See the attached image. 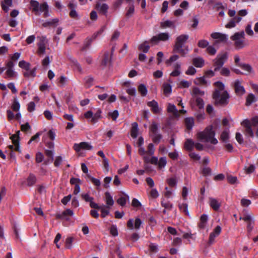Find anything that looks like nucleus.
<instances>
[{
	"mask_svg": "<svg viewBox=\"0 0 258 258\" xmlns=\"http://www.w3.org/2000/svg\"><path fill=\"white\" fill-rule=\"evenodd\" d=\"M6 75H7V77H5V78H12L16 76V72H15L13 69H7L6 72Z\"/></svg>",
	"mask_w": 258,
	"mask_h": 258,
	"instance_id": "nucleus-52",
	"label": "nucleus"
},
{
	"mask_svg": "<svg viewBox=\"0 0 258 258\" xmlns=\"http://www.w3.org/2000/svg\"><path fill=\"white\" fill-rule=\"evenodd\" d=\"M252 126L245 129V135L251 138L254 137V133L252 130Z\"/></svg>",
	"mask_w": 258,
	"mask_h": 258,
	"instance_id": "nucleus-62",
	"label": "nucleus"
},
{
	"mask_svg": "<svg viewBox=\"0 0 258 258\" xmlns=\"http://www.w3.org/2000/svg\"><path fill=\"white\" fill-rule=\"evenodd\" d=\"M95 8L100 14L106 16L109 7L106 4H101L100 2H97L96 4Z\"/></svg>",
	"mask_w": 258,
	"mask_h": 258,
	"instance_id": "nucleus-16",
	"label": "nucleus"
},
{
	"mask_svg": "<svg viewBox=\"0 0 258 258\" xmlns=\"http://www.w3.org/2000/svg\"><path fill=\"white\" fill-rule=\"evenodd\" d=\"M102 111L100 109H98L94 114H93V117L90 120L91 123H96L99 118H101V113Z\"/></svg>",
	"mask_w": 258,
	"mask_h": 258,
	"instance_id": "nucleus-33",
	"label": "nucleus"
},
{
	"mask_svg": "<svg viewBox=\"0 0 258 258\" xmlns=\"http://www.w3.org/2000/svg\"><path fill=\"white\" fill-rule=\"evenodd\" d=\"M227 179L228 182L231 184H234L237 181V178L236 176H233L231 175H227Z\"/></svg>",
	"mask_w": 258,
	"mask_h": 258,
	"instance_id": "nucleus-61",
	"label": "nucleus"
},
{
	"mask_svg": "<svg viewBox=\"0 0 258 258\" xmlns=\"http://www.w3.org/2000/svg\"><path fill=\"white\" fill-rule=\"evenodd\" d=\"M20 107V105L18 101L16 99H14V101L13 102V103L12 106V108L14 111H19Z\"/></svg>",
	"mask_w": 258,
	"mask_h": 258,
	"instance_id": "nucleus-58",
	"label": "nucleus"
},
{
	"mask_svg": "<svg viewBox=\"0 0 258 258\" xmlns=\"http://www.w3.org/2000/svg\"><path fill=\"white\" fill-rule=\"evenodd\" d=\"M128 200H129V197L125 195L124 197H120L117 200V203L121 206L123 207L125 205L126 201Z\"/></svg>",
	"mask_w": 258,
	"mask_h": 258,
	"instance_id": "nucleus-39",
	"label": "nucleus"
},
{
	"mask_svg": "<svg viewBox=\"0 0 258 258\" xmlns=\"http://www.w3.org/2000/svg\"><path fill=\"white\" fill-rule=\"evenodd\" d=\"M198 46L202 48H207L209 46V42L207 40L202 39L199 41Z\"/></svg>",
	"mask_w": 258,
	"mask_h": 258,
	"instance_id": "nucleus-51",
	"label": "nucleus"
},
{
	"mask_svg": "<svg viewBox=\"0 0 258 258\" xmlns=\"http://www.w3.org/2000/svg\"><path fill=\"white\" fill-rule=\"evenodd\" d=\"M211 37L214 39H218L220 42H226L227 40V35L219 32H214L211 34Z\"/></svg>",
	"mask_w": 258,
	"mask_h": 258,
	"instance_id": "nucleus-18",
	"label": "nucleus"
},
{
	"mask_svg": "<svg viewBox=\"0 0 258 258\" xmlns=\"http://www.w3.org/2000/svg\"><path fill=\"white\" fill-rule=\"evenodd\" d=\"M44 155L41 152H37L36 154L35 160L36 163H39L43 161Z\"/></svg>",
	"mask_w": 258,
	"mask_h": 258,
	"instance_id": "nucleus-56",
	"label": "nucleus"
},
{
	"mask_svg": "<svg viewBox=\"0 0 258 258\" xmlns=\"http://www.w3.org/2000/svg\"><path fill=\"white\" fill-rule=\"evenodd\" d=\"M159 41H166L169 39L170 35L168 33H160L158 35Z\"/></svg>",
	"mask_w": 258,
	"mask_h": 258,
	"instance_id": "nucleus-43",
	"label": "nucleus"
},
{
	"mask_svg": "<svg viewBox=\"0 0 258 258\" xmlns=\"http://www.w3.org/2000/svg\"><path fill=\"white\" fill-rule=\"evenodd\" d=\"M205 94V92L203 91L200 90L197 87H194L192 89L191 95L194 96H203Z\"/></svg>",
	"mask_w": 258,
	"mask_h": 258,
	"instance_id": "nucleus-38",
	"label": "nucleus"
},
{
	"mask_svg": "<svg viewBox=\"0 0 258 258\" xmlns=\"http://www.w3.org/2000/svg\"><path fill=\"white\" fill-rule=\"evenodd\" d=\"M81 196L86 202L89 203L90 206L91 208L100 210L101 212V216L102 218L105 217L109 214V207L108 206H99L97 204L93 202L94 198L90 197L88 194H82Z\"/></svg>",
	"mask_w": 258,
	"mask_h": 258,
	"instance_id": "nucleus-4",
	"label": "nucleus"
},
{
	"mask_svg": "<svg viewBox=\"0 0 258 258\" xmlns=\"http://www.w3.org/2000/svg\"><path fill=\"white\" fill-rule=\"evenodd\" d=\"M151 132L150 135H154L157 133L158 130V124L155 122H153L149 127Z\"/></svg>",
	"mask_w": 258,
	"mask_h": 258,
	"instance_id": "nucleus-44",
	"label": "nucleus"
},
{
	"mask_svg": "<svg viewBox=\"0 0 258 258\" xmlns=\"http://www.w3.org/2000/svg\"><path fill=\"white\" fill-rule=\"evenodd\" d=\"M221 232V227L218 225L213 230L209 235L208 243L211 245L215 241V238L219 236Z\"/></svg>",
	"mask_w": 258,
	"mask_h": 258,
	"instance_id": "nucleus-12",
	"label": "nucleus"
},
{
	"mask_svg": "<svg viewBox=\"0 0 258 258\" xmlns=\"http://www.w3.org/2000/svg\"><path fill=\"white\" fill-rule=\"evenodd\" d=\"M208 220V218L207 215H202L200 219V222L198 223V227L200 229H204L206 227Z\"/></svg>",
	"mask_w": 258,
	"mask_h": 258,
	"instance_id": "nucleus-20",
	"label": "nucleus"
},
{
	"mask_svg": "<svg viewBox=\"0 0 258 258\" xmlns=\"http://www.w3.org/2000/svg\"><path fill=\"white\" fill-rule=\"evenodd\" d=\"M19 67L22 69H25L27 71H28L30 69V63L23 60L19 61Z\"/></svg>",
	"mask_w": 258,
	"mask_h": 258,
	"instance_id": "nucleus-41",
	"label": "nucleus"
},
{
	"mask_svg": "<svg viewBox=\"0 0 258 258\" xmlns=\"http://www.w3.org/2000/svg\"><path fill=\"white\" fill-rule=\"evenodd\" d=\"M227 59L228 53L226 52L218 54L217 57L213 60V66L215 67L214 71H219Z\"/></svg>",
	"mask_w": 258,
	"mask_h": 258,
	"instance_id": "nucleus-6",
	"label": "nucleus"
},
{
	"mask_svg": "<svg viewBox=\"0 0 258 258\" xmlns=\"http://www.w3.org/2000/svg\"><path fill=\"white\" fill-rule=\"evenodd\" d=\"M152 137L153 142L155 144H158L161 139L162 138V135L161 134H156L154 135H150Z\"/></svg>",
	"mask_w": 258,
	"mask_h": 258,
	"instance_id": "nucleus-45",
	"label": "nucleus"
},
{
	"mask_svg": "<svg viewBox=\"0 0 258 258\" xmlns=\"http://www.w3.org/2000/svg\"><path fill=\"white\" fill-rule=\"evenodd\" d=\"M126 17L130 18L132 17L135 13V6L134 3H131L130 5H128V7L126 8Z\"/></svg>",
	"mask_w": 258,
	"mask_h": 258,
	"instance_id": "nucleus-24",
	"label": "nucleus"
},
{
	"mask_svg": "<svg viewBox=\"0 0 258 258\" xmlns=\"http://www.w3.org/2000/svg\"><path fill=\"white\" fill-rule=\"evenodd\" d=\"M73 149L77 152H79L81 150H91L93 149V147L87 142H82L79 144H74Z\"/></svg>",
	"mask_w": 258,
	"mask_h": 258,
	"instance_id": "nucleus-10",
	"label": "nucleus"
},
{
	"mask_svg": "<svg viewBox=\"0 0 258 258\" xmlns=\"http://www.w3.org/2000/svg\"><path fill=\"white\" fill-rule=\"evenodd\" d=\"M85 86L86 88H90L93 85L94 78L90 76H87L84 78Z\"/></svg>",
	"mask_w": 258,
	"mask_h": 258,
	"instance_id": "nucleus-30",
	"label": "nucleus"
},
{
	"mask_svg": "<svg viewBox=\"0 0 258 258\" xmlns=\"http://www.w3.org/2000/svg\"><path fill=\"white\" fill-rule=\"evenodd\" d=\"M215 135V132L213 130L212 125H210L206 127L204 131L198 133L197 137L201 141L210 142L211 144L216 145L218 143V141L214 138Z\"/></svg>",
	"mask_w": 258,
	"mask_h": 258,
	"instance_id": "nucleus-3",
	"label": "nucleus"
},
{
	"mask_svg": "<svg viewBox=\"0 0 258 258\" xmlns=\"http://www.w3.org/2000/svg\"><path fill=\"white\" fill-rule=\"evenodd\" d=\"M230 74V70L227 68H222L220 71V74L223 76H229Z\"/></svg>",
	"mask_w": 258,
	"mask_h": 258,
	"instance_id": "nucleus-63",
	"label": "nucleus"
},
{
	"mask_svg": "<svg viewBox=\"0 0 258 258\" xmlns=\"http://www.w3.org/2000/svg\"><path fill=\"white\" fill-rule=\"evenodd\" d=\"M216 87L212 97L214 100L215 106H225L229 103V95L227 91H224L225 86L223 83L220 81L214 83Z\"/></svg>",
	"mask_w": 258,
	"mask_h": 258,
	"instance_id": "nucleus-1",
	"label": "nucleus"
},
{
	"mask_svg": "<svg viewBox=\"0 0 258 258\" xmlns=\"http://www.w3.org/2000/svg\"><path fill=\"white\" fill-rule=\"evenodd\" d=\"M244 38L245 33L243 31L236 32L230 37L231 39L234 42V45L236 49H242L246 45L244 41Z\"/></svg>",
	"mask_w": 258,
	"mask_h": 258,
	"instance_id": "nucleus-5",
	"label": "nucleus"
},
{
	"mask_svg": "<svg viewBox=\"0 0 258 258\" xmlns=\"http://www.w3.org/2000/svg\"><path fill=\"white\" fill-rule=\"evenodd\" d=\"M164 201V199H162L161 202L162 206L165 209L171 210L173 207V205L169 202L165 203Z\"/></svg>",
	"mask_w": 258,
	"mask_h": 258,
	"instance_id": "nucleus-54",
	"label": "nucleus"
},
{
	"mask_svg": "<svg viewBox=\"0 0 258 258\" xmlns=\"http://www.w3.org/2000/svg\"><path fill=\"white\" fill-rule=\"evenodd\" d=\"M167 111L172 113L175 116L178 115V110L176 109V106L173 104H168L167 107Z\"/></svg>",
	"mask_w": 258,
	"mask_h": 258,
	"instance_id": "nucleus-46",
	"label": "nucleus"
},
{
	"mask_svg": "<svg viewBox=\"0 0 258 258\" xmlns=\"http://www.w3.org/2000/svg\"><path fill=\"white\" fill-rule=\"evenodd\" d=\"M195 147V142L192 139H187L184 144V149L187 151L191 152Z\"/></svg>",
	"mask_w": 258,
	"mask_h": 258,
	"instance_id": "nucleus-22",
	"label": "nucleus"
},
{
	"mask_svg": "<svg viewBox=\"0 0 258 258\" xmlns=\"http://www.w3.org/2000/svg\"><path fill=\"white\" fill-rule=\"evenodd\" d=\"M150 47V46L148 45V42L146 41L139 46L138 49L144 53H147Z\"/></svg>",
	"mask_w": 258,
	"mask_h": 258,
	"instance_id": "nucleus-31",
	"label": "nucleus"
},
{
	"mask_svg": "<svg viewBox=\"0 0 258 258\" xmlns=\"http://www.w3.org/2000/svg\"><path fill=\"white\" fill-rule=\"evenodd\" d=\"M19 134L20 131H19L17 132L16 134L12 135L10 137V139L12 140L14 145H9L8 146L9 151H6V153H8L11 151L14 150L17 151L19 153L21 152V150H20L19 145Z\"/></svg>",
	"mask_w": 258,
	"mask_h": 258,
	"instance_id": "nucleus-7",
	"label": "nucleus"
},
{
	"mask_svg": "<svg viewBox=\"0 0 258 258\" xmlns=\"http://www.w3.org/2000/svg\"><path fill=\"white\" fill-rule=\"evenodd\" d=\"M241 20L240 17H235L231 19L229 22L225 25L226 28L230 29L235 26L236 23H239Z\"/></svg>",
	"mask_w": 258,
	"mask_h": 258,
	"instance_id": "nucleus-21",
	"label": "nucleus"
},
{
	"mask_svg": "<svg viewBox=\"0 0 258 258\" xmlns=\"http://www.w3.org/2000/svg\"><path fill=\"white\" fill-rule=\"evenodd\" d=\"M196 103L197 106L199 109H203L204 106V102L203 99L199 97H197L196 99Z\"/></svg>",
	"mask_w": 258,
	"mask_h": 258,
	"instance_id": "nucleus-49",
	"label": "nucleus"
},
{
	"mask_svg": "<svg viewBox=\"0 0 258 258\" xmlns=\"http://www.w3.org/2000/svg\"><path fill=\"white\" fill-rule=\"evenodd\" d=\"M234 88L235 93L238 96H242L245 92L244 88L241 85V83L238 80L235 81Z\"/></svg>",
	"mask_w": 258,
	"mask_h": 258,
	"instance_id": "nucleus-13",
	"label": "nucleus"
},
{
	"mask_svg": "<svg viewBox=\"0 0 258 258\" xmlns=\"http://www.w3.org/2000/svg\"><path fill=\"white\" fill-rule=\"evenodd\" d=\"M162 88L164 94L165 96H168L171 94L172 91V87L170 84L167 83H164L163 84Z\"/></svg>",
	"mask_w": 258,
	"mask_h": 258,
	"instance_id": "nucleus-25",
	"label": "nucleus"
},
{
	"mask_svg": "<svg viewBox=\"0 0 258 258\" xmlns=\"http://www.w3.org/2000/svg\"><path fill=\"white\" fill-rule=\"evenodd\" d=\"M36 181V176L33 174H30L27 178V185L29 186H32L35 183Z\"/></svg>",
	"mask_w": 258,
	"mask_h": 258,
	"instance_id": "nucleus-40",
	"label": "nucleus"
},
{
	"mask_svg": "<svg viewBox=\"0 0 258 258\" xmlns=\"http://www.w3.org/2000/svg\"><path fill=\"white\" fill-rule=\"evenodd\" d=\"M174 27V22L169 20H166L164 22H162L160 23V27L162 29H165L166 28H171Z\"/></svg>",
	"mask_w": 258,
	"mask_h": 258,
	"instance_id": "nucleus-32",
	"label": "nucleus"
},
{
	"mask_svg": "<svg viewBox=\"0 0 258 258\" xmlns=\"http://www.w3.org/2000/svg\"><path fill=\"white\" fill-rule=\"evenodd\" d=\"M179 58V56L177 54L173 55L170 58L166 60V63L167 66H170L171 63L177 60Z\"/></svg>",
	"mask_w": 258,
	"mask_h": 258,
	"instance_id": "nucleus-50",
	"label": "nucleus"
},
{
	"mask_svg": "<svg viewBox=\"0 0 258 258\" xmlns=\"http://www.w3.org/2000/svg\"><path fill=\"white\" fill-rule=\"evenodd\" d=\"M138 91L142 96H145L147 94V89L144 84H140L138 87Z\"/></svg>",
	"mask_w": 258,
	"mask_h": 258,
	"instance_id": "nucleus-48",
	"label": "nucleus"
},
{
	"mask_svg": "<svg viewBox=\"0 0 258 258\" xmlns=\"http://www.w3.org/2000/svg\"><path fill=\"white\" fill-rule=\"evenodd\" d=\"M241 124L245 128L251 126L256 127L258 125V115L252 117L250 121L247 119H245L241 122Z\"/></svg>",
	"mask_w": 258,
	"mask_h": 258,
	"instance_id": "nucleus-9",
	"label": "nucleus"
},
{
	"mask_svg": "<svg viewBox=\"0 0 258 258\" xmlns=\"http://www.w3.org/2000/svg\"><path fill=\"white\" fill-rule=\"evenodd\" d=\"M37 70V68L35 67L33 68L31 70L27 71L26 72H24L23 75L26 78H29L30 77H35L36 76V71Z\"/></svg>",
	"mask_w": 258,
	"mask_h": 258,
	"instance_id": "nucleus-35",
	"label": "nucleus"
},
{
	"mask_svg": "<svg viewBox=\"0 0 258 258\" xmlns=\"http://www.w3.org/2000/svg\"><path fill=\"white\" fill-rule=\"evenodd\" d=\"M147 105L151 108L153 113L158 114L160 112L158 103L156 101L153 100L151 101H149L147 102Z\"/></svg>",
	"mask_w": 258,
	"mask_h": 258,
	"instance_id": "nucleus-17",
	"label": "nucleus"
},
{
	"mask_svg": "<svg viewBox=\"0 0 258 258\" xmlns=\"http://www.w3.org/2000/svg\"><path fill=\"white\" fill-rule=\"evenodd\" d=\"M112 56L109 51L104 52L101 62V64L103 66H107L110 64Z\"/></svg>",
	"mask_w": 258,
	"mask_h": 258,
	"instance_id": "nucleus-15",
	"label": "nucleus"
},
{
	"mask_svg": "<svg viewBox=\"0 0 258 258\" xmlns=\"http://www.w3.org/2000/svg\"><path fill=\"white\" fill-rule=\"evenodd\" d=\"M229 138L228 130H225L221 133L220 139L224 142H226Z\"/></svg>",
	"mask_w": 258,
	"mask_h": 258,
	"instance_id": "nucleus-47",
	"label": "nucleus"
},
{
	"mask_svg": "<svg viewBox=\"0 0 258 258\" xmlns=\"http://www.w3.org/2000/svg\"><path fill=\"white\" fill-rule=\"evenodd\" d=\"M179 210L183 212L186 215L189 216V213L188 211V205L186 203H182L178 205Z\"/></svg>",
	"mask_w": 258,
	"mask_h": 258,
	"instance_id": "nucleus-42",
	"label": "nucleus"
},
{
	"mask_svg": "<svg viewBox=\"0 0 258 258\" xmlns=\"http://www.w3.org/2000/svg\"><path fill=\"white\" fill-rule=\"evenodd\" d=\"M74 214V212L72 210L68 209L61 213H57L56 214L55 218L56 219L63 220L68 219V216H72Z\"/></svg>",
	"mask_w": 258,
	"mask_h": 258,
	"instance_id": "nucleus-14",
	"label": "nucleus"
},
{
	"mask_svg": "<svg viewBox=\"0 0 258 258\" xmlns=\"http://www.w3.org/2000/svg\"><path fill=\"white\" fill-rule=\"evenodd\" d=\"M209 205L216 211H218L221 206V204L218 201L213 198H209Z\"/></svg>",
	"mask_w": 258,
	"mask_h": 258,
	"instance_id": "nucleus-19",
	"label": "nucleus"
},
{
	"mask_svg": "<svg viewBox=\"0 0 258 258\" xmlns=\"http://www.w3.org/2000/svg\"><path fill=\"white\" fill-rule=\"evenodd\" d=\"M207 52L211 55H214L216 53V49L212 45H209L206 48Z\"/></svg>",
	"mask_w": 258,
	"mask_h": 258,
	"instance_id": "nucleus-57",
	"label": "nucleus"
},
{
	"mask_svg": "<svg viewBox=\"0 0 258 258\" xmlns=\"http://www.w3.org/2000/svg\"><path fill=\"white\" fill-rule=\"evenodd\" d=\"M48 10V6L46 3H43V4L39 5V12H43Z\"/></svg>",
	"mask_w": 258,
	"mask_h": 258,
	"instance_id": "nucleus-64",
	"label": "nucleus"
},
{
	"mask_svg": "<svg viewBox=\"0 0 258 258\" xmlns=\"http://www.w3.org/2000/svg\"><path fill=\"white\" fill-rule=\"evenodd\" d=\"M184 123L187 130H191L194 124V120L192 117H187L184 119Z\"/></svg>",
	"mask_w": 258,
	"mask_h": 258,
	"instance_id": "nucleus-29",
	"label": "nucleus"
},
{
	"mask_svg": "<svg viewBox=\"0 0 258 258\" xmlns=\"http://www.w3.org/2000/svg\"><path fill=\"white\" fill-rule=\"evenodd\" d=\"M166 181L170 187H174L177 184V181L175 177L168 178L167 179Z\"/></svg>",
	"mask_w": 258,
	"mask_h": 258,
	"instance_id": "nucleus-53",
	"label": "nucleus"
},
{
	"mask_svg": "<svg viewBox=\"0 0 258 258\" xmlns=\"http://www.w3.org/2000/svg\"><path fill=\"white\" fill-rule=\"evenodd\" d=\"M138 133V125L136 122L132 124L131 135L133 138H136Z\"/></svg>",
	"mask_w": 258,
	"mask_h": 258,
	"instance_id": "nucleus-26",
	"label": "nucleus"
},
{
	"mask_svg": "<svg viewBox=\"0 0 258 258\" xmlns=\"http://www.w3.org/2000/svg\"><path fill=\"white\" fill-rule=\"evenodd\" d=\"M30 5L32 8V11L35 12V15H37L39 13V3L36 1L31 0L30 2Z\"/></svg>",
	"mask_w": 258,
	"mask_h": 258,
	"instance_id": "nucleus-28",
	"label": "nucleus"
},
{
	"mask_svg": "<svg viewBox=\"0 0 258 258\" xmlns=\"http://www.w3.org/2000/svg\"><path fill=\"white\" fill-rule=\"evenodd\" d=\"M189 38L187 34H181L175 39V44L173 46V52L179 53L181 56L184 57L188 52V46L184 45Z\"/></svg>",
	"mask_w": 258,
	"mask_h": 258,
	"instance_id": "nucleus-2",
	"label": "nucleus"
},
{
	"mask_svg": "<svg viewBox=\"0 0 258 258\" xmlns=\"http://www.w3.org/2000/svg\"><path fill=\"white\" fill-rule=\"evenodd\" d=\"M103 30H100L99 31H98L97 32H96V33H94L93 34V35L90 37V38H89V37H87L85 40L84 41V45L82 47L81 50L82 51H84L87 48H89V46L91 45V43H92V42L95 40L96 39V38L97 37V36L99 35V34H100L102 32H103Z\"/></svg>",
	"mask_w": 258,
	"mask_h": 258,
	"instance_id": "nucleus-11",
	"label": "nucleus"
},
{
	"mask_svg": "<svg viewBox=\"0 0 258 258\" xmlns=\"http://www.w3.org/2000/svg\"><path fill=\"white\" fill-rule=\"evenodd\" d=\"M205 61L201 57H198L193 58L192 64L197 68H202L204 66Z\"/></svg>",
	"mask_w": 258,
	"mask_h": 258,
	"instance_id": "nucleus-23",
	"label": "nucleus"
},
{
	"mask_svg": "<svg viewBox=\"0 0 258 258\" xmlns=\"http://www.w3.org/2000/svg\"><path fill=\"white\" fill-rule=\"evenodd\" d=\"M256 101V98L252 93H249L246 98L245 105L250 106L252 103Z\"/></svg>",
	"mask_w": 258,
	"mask_h": 258,
	"instance_id": "nucleus-27",
	"label": "nucleus"
},
{
	"mask_svg": "<svg viewBox=\"0 0 258 258\" xmlns=\"http://www.w3.org/2000/svg\"><path fill=\"white\" fill-rule=\"evenodd\" d=\"M239 67L248 73H250L252 70L251 67L248 64L242 63L241 64H239Z\"/></svg>",
	"mask_w": 258,
	"mask_h": 258,
	"instance_id": "nucleus-59",
	"label": "nucleus"
},
{
	"mask_svg": "<svg viewBox=\"0 0 258 258\" xmlns=\"http://www.w3.org/2000/svg\"><path fill=\"white\" fill-rule=\"evenodd\" d=\"M105 197L106 204L109 206H112L114 204V201L110 193L108 191H106L105 193Z\"/></svg>",
	"mask_w": 258,
	"mask_h": 258,
	"instance_id": "nucleus-34",
	"label": "nucleus"
},
{
	"mask_svg": "<svg viewBox=\"0 0 258 258\" xmlns=\"http://www.w3.org/2000/svg\"><path fill=\"white\" fill-rule=\"evenodd\" d=\"M166 159L165 157H161L159 159V160L158 162V167L161 169L163 167H164L166 164Z\"/></svg>",
	"mask_w": 258,
	"mask_h": 258,
	"instance_id": "nucleus-55",
	"label": "nucleus"
},
{
	"mask_svg": "<svg viewBox=\"0 0 258 258\" xmlns=\"http://www.w3.org/2000/svg\"><path fill=\"white\" fill-rule=\"evenodd\" d=\"M37 39L39 42L37 43L38 49L37 50V54L42 56L45 52L46 44L47 43V40L45 36H38Z\"/></svg>",
	"mask_w": 258,
	"mask_h": 258,
	"instance_id": "nucleus-8",
	"label": "nucleus"
},
{
	"mask_svg": "<svg viewBox=\"0 0 258 258\" xmlns=\"http://www.w3.org/2000/svg\"><path fill=\"white\" fill-rule=\"evenodd\" d=\"M194 83L197 85H203L205 86L207 84V81L205 79V77H201L197 78L194 80Z\"/></svg>",
	"mask_w": 258,
	"mask_h": 258,
	"instance_id": "nucleus-37",
	"label": "nucleus"
},
{
	"mask_svg": "<svg viewBox=\"0 0 258 258\" xmlns=\"http://www.w3.org/2000/svg\"><path fill=\"white\" fill-rule=\"evenodd\" d=\"M74 238L72 237H69L66 240V247L70 249L72 247V244Z\"/></svg>",
	"mask_w": 258,
	"mask_h": 258,
	"instance_id": "nucleus-60",
	"label": "nucleus"
},
{
	"mask_svg": "<svg viewBox=\"0 0 258 258\" xmlns=\"http://www.w3.org/2000/svg\"><path fill=\"white\" fill-rule=\"evenodd\" d=\"M58 22V19H53L52 20H51L50 21H48L47 22H46L42 24V26L44 27H47L48 26H55L56 25Z\"/></svg>",
	"mask_w": 258,
	"mask_h": 258,
	"instance_id": "nucleus-36",
	"label": "nucleus"
}]
</instances>
